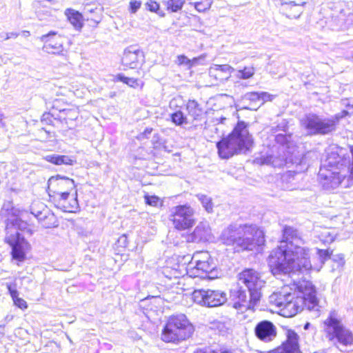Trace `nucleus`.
<instances>
[{
    "instance_id": "1",
    "label": "nucleus",
    "mask_w": 353,
    "mask_h": 353,
    "mask_svg": "<svg viewBox=\"0 0 353 353\" xmlns=\"http://www.w3.org/2000/svg\"><path fill=\"white\" fill-rule=\"evenodd\" d=\"M304 244L301 232L292 227L285 226L280 245L274 249L269 256L268 265L272 274L296 272L307 274L312 270L319 272L325 262L330 258L332 250L318 249L320 265H312L310 249Z\"/></svg>"
},
{
    "instance_id": "2",
    "label": "nucleus",
    "mask_w": 353,
    "mask_h": 353,
    "mask_svg": "<svg viewBox=\"0 0 353 353\" xmlns=\"http://www.w3.org/2000/svg\"><path fill=\"white\" fill-rule=\"evenodd\" d=\"M227 245H232L237 251L252 250L264 243L263 232L255 225L230 224L225 228L220 236Z\"/></svg>"
},
{
    "instance_id": "3",
    "label": "nucleus",
    "mask_w": 353,
    "mask_h": 353,
    "mask_svg": "<svg viewBox=\"0 0 353 353\" xmlns=\"http://www.w3.org/2000/svg\"><path fill=\"white\" fill-rule=\"evenodd\" d=\"M269 303L279 310L280 314L285 317H292L302 311L305 306L314 309L317 304L315 291L312 288L299 294L285 292H274L269 296Z\"/></svg>"
},
{
    "instance_id": "4",
    "label": "nucleus",
    "mask_w": 353,
    "mask_h": 353,
    "mask_svg": "<svg viewBox=\"0 0 353 353\" xmlns=\"http://www.w3.org/2000/svg\"><path fill=\"white\" fill-rule=\"evenodd\" d=\"M252 143V140L246 125L241 121L227 137L216 143V147L221 159H229L235 154L245 153Z\"/></svg>"
},
{
    "instance_id": "5",
    "label": "nucleus",
    "mask_w": 353,
    "mask_h": 353,
    "mask_svg": "<svg viewBox=\"0 0 353 353\" xmlns=\"http://www.w3.org/2000/svg\"><path fill=\"white\" fill-rule=\"evenodd\" d=\"M194 327L183 314L170 316L161 333V339L166 343H178L190 337Z\"/></svg>"
},
{
    "instance_id": "6",
    "label": "nucleus",
    "mask_w": 353,
    "mask_h": 353,
    "mask_svg": "<svg viewBox=\"0 0 353 353\" xmlns=\"http://www.w3.org/2000/svg\"><path fill=\"white\" fill-rule=\"evenodd\" d=\"M324 330L330 341L336 339L340 344L347 346L353 343V334L332 313L324 321Z\"/></svg>"
},
{
    "instance_id": "7",
    "label": "nucleus",
    "mask_w": 353,
    "mask_h": 353,
    "mask_svg": "<svg viewBox=\"0 0 353 353\" xmlns=\"http://www.w3.org/2000/svg\"><path fill=\"white\" fill-rule=\"evenodd\" d=\"M300 123L308 135H324L333 132V122L315 114H306Z\"/></svg>"
},
{
    "instance_id": "8",
    "label": "nucleus",
    "mask_w": 353,
    "mask_h": 353,
    "mask_svg": "<svg viewBox=\"0 0 353 353\" xmlns=\"http://www.w3.org/2000/svg\"><path fill=\"white\" fill-rule=\"evenodd\" d=\"M194 302L199 305L214 307L223 305L228 301L227 294L219 290H195L192 292Z\"/></svg>"
},
{
    "instance_id": "9",
    "label": "nucleus",
    "mask_w": 353,
    "mask_h": 353,
    "mask_svg": "<svg viewBox=\"0 0 353 353\" xmlns=\"http://www.w3.org/2000/svg\"><path fill=\"white\" fill-rule=\"evenodd\" d=\"M194 255L192 261L188 265V274L191 277L209 278L214 277V271L216 268L212 260L210 261L208 253H204L203 259H196Z\"/></svg>"
},
{
    "instance_id": "10",
    "label": "nucleus",
    "mask_w": 353,
    "mask_h": 353,
    "mask_svg": "<svg viewBox=\"0 0 353 353\" xmlns=\"http://www.w3.org/2000/svg\"><path fill=\"white\" fill-rule=\"evenodd\" d=\"M194 210L188 205H180L172 208L170 220L177 230H185L195 223Z\"/></svg>"
},
{
    "instance_id": "11",
    "label": "nucleus",
    "mask_w": 353,
    "mask_h": 353,
    "mask_svg": "<svg viewBox=\"0 0 353 353\" xmlns=\"http://www.w3.org/2000/svg\"><path fill=\"white\" fill-rule=\"evenodd\" d=\"M239 281L252 293V299L260 300L261 290L264 285L260 274L253 269H246L239 274Z\"/></svg>"
},
{
    "instance_id": "12",
    "label": "nucleus",
    "mask_w": 353,
    "mask_h": 353,
    "mask_svg": "<svg viewBox=\"0 0 353 353\" xmlns=\"http://www.w3.org/2000/svg\"><path fill=\"white\" fill-rule=\"evenodd\" d=\"M6 241L12 248V258L19 262L23 261L27 252L30 250V245L26 239L16 230L7 234Z\"/></svg>"
},
{
    "instance_id": "13",
    "label": "nucleus",
    "mask_w": 353,
    "mask_h": 353,
    "mask_svg": "<svg viewBox=\"0 0 353 353\" xmlns=\"http://www.w3.org/2000/svg\"><path fill=\"white\" fill-rule=\"evenodd\" d=\"M319 177L323 188L327 191H332L340 185L345 187V184L347 183L346 176L336 170L327 169L325 165L321 167Z\"/></svg>"
},
{
    "instance_id": "14",
    "label": "nucleus",
    "mask_w": 353,
    "mask_h": 353,
    "mask_svg": "<svg viewBox=\"0 0 353 353\" xmlns=\"http://www.w3.org/2000/svg\"><path fill=\"white\" fill-rule=\"evenodd\" d=\"M75 186L73 179L59 174L48 180V189L53 193L52 197L70 194L72 191H75ZM49 194L52 196L50 193Z\"/></svg>"
},
{
    "instance_id": "15",
    "label": "nucleus",
    "mask_w": 353,
    "mask_h": 353,
    "mask_svg": "<svg viewBox=\"0 0 353 353\" xmlns=\"http://www.w3.org/2000/svg\"><path fill=\"white\" fill-rule=\"evenodd\" d=\"M231 300L233 307L243 312L248 310H254L260 300H253L252 293L249 292V299L246 291L241 288L231 292Z\"/></svg>"
},
{
    "instance_id": "16",
    "label": "nucleus",
    "mask_w": 353,
    "mask_h": 353,
    "mask_svg": "<svg viewBox=\"0 0 353 353\" xmlns=\"http://www.w3.org/2000/svg\"><path fill=\"white\" fill-rule=\"evenodd\" d=\"M63 39L60 34L54 31L40 37L41 41L43 43V50L49 54H60L63 52Z\"/></svg>"
},
{
    "instance_id": "17",
    "label": "nucleus",
    "mask_w": 353,
    "mask_h": 353,
    "mask_svg": "<svg viewBox=\"0 0 353 353\" xmlns=\"http://www.w3.org/2000/svg\"><path fill=\"white\" fill-rule=\"evenodd\" d=\"M254 333L258 339L268 343L272 341L276 336V326L270 321H261L256 324Z\"/></svg>"
},
{
    "instance_id": "18",
    "label": "nucleus",
    "mask_w": 353,
    "mask_h": 353,
    "mask_svg": "<svg viewBox=\"0 0 353 353\" xmlns=\"http://www.w3.org/2000/svg\"><path fill=\"white\" fill-rule=\"evenodd\" d=\"M144 61L143 52L136 46H130L125 49L122 57V63L130 68L134 69Z\"/></svg>"
},
{
    "instance_id": "19",
    "label": "nucleus",
    "mask_w": 353,
    "mask_h": 353,
    "mask_svg": "<svg viewBox=\"0 0 353 353\" xmlns=\"http://www.w3.org/2000/svg\"><path fill=\"white\" fill-rule=\"evenodd\" d=\"M287 340L281 346L267 353H299V336L292 330L286 331Z\"/></svg>"
},
{
    "instance_id": "20",
    "label": "nucleus",
    "mask_w": 353,
    "mask_h": 353,
    "mask_svg": "<svg viewBox=\"0 0 353 353\" xmlns=\"http://www.w3.org/2000/svg\"><path fill=\"white\" fill-rule=\"evenodd\" d=\"M53 199L57 208L63 212H76L79 210V206L76 190L72 194L53 197Z\"/></svg>"
},
{
    "instance_id": "21",
    "label": "nucleus",
    "mask_w": 353,
    "mask_h": 353,
    "mask_svg": "<svg viewBox=\"0 0 353 353\" xmlns=\"http://www.w3.org/2000/svg\"><path fill=\"white\" fill-rule=\"evenodd\" d=\"M212 238L211 228L207 221L200 222L189 236L190 241L196 243L208 241Z\"/></svg>"
},
{
    "instance_id": "22",
    "label": "nucleus",
    "mask_w": 353,
    "mask_h": 353,
    "mask_svg": "<svg viewBox=\"0 0 353 353\" xmlns=\"http://www.w3.org/2000/svg\"><path fill=\"white\" fill-rule=\"evenodd\" d=\"M234 69L228 64H214L209 68V75L221 82L228 80Z\"/></svg>"
},
{
    "instance_id": "23",
    "label": "nucleus",
    "mask_w": 353,
    "mask_h": 353,
    "mask_svg": "<svg viewBox=\"0 0 353 353\" xmlns=\"http://www.w3.org/2000/svg\"><path fill=\"white\" fill-rule=\"evenodd\" d=\"M44 159L57 165H72L76 162L73 158L67 155L50 154L44 157Z\"/></svg>"
},
{
    "instance_id": "24",
    "label": "nucleus",
    "mask_w": 353,
    "mask_h": 353,
    "mask_svg": "<svg viewBox=\"0 0 353 353\" xmlns=\"http://www.w3.org/2000/svg\"><path fill=\"white\" fill-rule=\"evenodd\" d=\"M305 2L299 0L297 1H292L287 3L286 11L287 15L290 18H298L303 11V5Z\"/></svg>"
},
{
    "instance_id": "25",
    "label": "nucleus",
    "mask_w": 353,
    "mask_h": 353,
    "mask_svg": "<svg viewBox=\"0 0 353 353\" xmlns=\"http://www.w3.org/2000/svg\"><path fill=\"white\" fill-rule=\"evenodd\" d=\"M185 109L189 117L193 120H200L203 114V109L200 104L195 100H189L185 105Z\"/></svg>"
},
{
    "instance_id": "26",
    "label": "nucleus",
    "mask_w": 353,
    "mask_h": 353,
    "mask_svg": "<svg viewBox=\"0 0 353 353\" xmlns=\"http://www.w3.org/2000/svg\"><path fill=\"white\" fill-rule=\"evenodd\" d=\"M286 158L285 154L279 156L268 155L263 158L262 163L264 164L272 165L275 168H281L286 163Z\"/></svg>"
},
{
    "instance_id": "27",
    "label": "nucleus",
    "mask_w": 353,
    "mask_h": 353,
    "mask_svg": "<svg viewBox=\"0 0 353 353\" xmlns=\"http://www.w3.org/2000/svg\"><path fill=\"white\" fill-rule=\"evenodd\" d=\"M65 14L70 22L76 28H81L82 27V15L77 11L72 9H67Z\"/></svg>"
},
{
    "instance_id": "28",
    "label": "nucleus",
    "mask_w": 353,
    "mask_h": 353,
    "mask_svg": "<svg viewBox=\"0 0 353 353\" xmlns=\"http://www.w3.org/2000/svg\"><path fill=\"white\" fill-rule=\"evenodd\" d=\"M115 79L117 81H121V82L127 84L128 86L133 88H137L139 87L142 88L143 85V83L142 81H141L139 79H135V78L127 77L122 74H118L115 77Z\"/></svg>"
},
{
    "instance_id": "29",
    "label": "nucleus",
    "mask_w": 353,
    "mask_h": 353,
    "mask_svg": "<svg viewBox=\"0 0 353 353\" xmlns=\"http://www.w3.org/2000/svg\"><path fill=\"white\" fill-rule=\"evenodd\" d=\"M163 3L166 6L168 10L176 12L182 8L185 0H163Z\"/></svg>"
},
{
    "instance_id": "30",
    "label": "nucleus",
    "mask_w": 353,
    "mask_h": 353,
    "mask_svg": "<svg viewBox=\"0 0 353 353\" xmlns=\"http://www.w3.org/2000/svg\"><path fill=\"white\" fill-rule=\"evenodd\" d=\"M171 120L176 125H182L189 123L188 119L181 110H177L171 114Z\"/></svg>"
},
{
    "instance_id": "31",
    "label": "nucleus",
    "mask_w": 353,
    "mask_h": 353,
    "mask_svg": "<svg viewBox=\"0 0 353 353\" xmlns=\"http://www.w3.org/2000/svg\"><path fill=\"white\" fill-rule=\"evenodd\" d=\"M255 73V68L252 65L245 66L241 70L236 71V77L241 79H248L252 78Z\"/></svg>"
},
{
    "instance_id": "32",
    "label": "nucleus",
    "mask_w": 353,
    "mask_h": 353,
    "mask_svg": "<svg viewBox=\"0 0 353 353\" xmlns=\"http://www.w3.org/2000/svg\"><path fill=\"white\" fill-rule=\"evenodd\" d=\"M212 3V0H190V4L193 5L197 11L201 12L208 10Z\"/></svg>"
},
{
    "instance_id": "33",
    "label": "nucleus",
    "mask_w": 353,
    "mask_h": 353,
    "mask_svg": "<svg viewBox=\"0 0 353 353\" xmlns=\"http://www.w3.org/2000/svg\"><path fill=\"white\" fill-rule=\"evenodd\" d=\"M60 117L63 119L67 121L70 120L73 121L75 120L79 115V111L77 108H70V109H63L60 111Z\"/></svg>"
},
{
    "instance_id": "34",
    "label": "nucleus",
    "mask_w": 353,
    "mask_h": 353,
    "mask_svg": "<svg viewBox=\"0 0 353 353\" xmlns=\"http://www.w3.org/2000/svg\"><path fill=\"white\" fill-rule=\"evenodd\" d=\"M198 199L201 201L203 207L208 212L211 213L213 211L214 205L212 199L204 194H197Z\"/></svg>"
},
{
    "instance_id": "35",
    "label": "nucleus",
    "mask_w": 353,
    "mask_h": 353,
    "mask_svg": "<svg viewBox=\"0 0 353 353\" xmlns=\"http://www.w3.org/2000/svg\"><path fill=\"white\" fill-rule=\"evenodd\" d=\"M336 238V234L329 230H325L319 235L320 240L324 243H331Z\"/></svg>"
},
{
    "instance_id": "36",
    "label": "nucleus",
    "mask_w": 353,
    "mask_h": 353,
    "mask_svg": "<svg viewBox=\"0 0 353 353\" xmlns=\"http://www.w3.org/2000/svg\"><path fill=\"white\" fill-rule=\"evenodd\" d=\"M145 7L150 12H155L161 17L165 15L164 12L160 10L159 4L154 0H148L145 3Z\"/></svg>"
},
{
    "instance_id": "37",
    "label": "nucleus",
    "mask_w": 353,
    "mask_h": 353,
    "mask_svg": "<svg viewBox=\"0 0 353 353\" xmlns=\"http://www.w3.org/2000/svg\"><path fill=\"white\" fill-rule=\"evenodd\" d=\"M243 100L244 101H250L256 105L260 101V92H248L243 95Z\"/></svg>"
},
{
    "instance_id": "38",
    "label": "nucleus",
    "mask_w": 353,
    "mask_h": 353,
    "mask_svg": "<svg viewBox=\"0 0 353 353\" xmlns=\"http://www.w3.org/2000/svg\"><path fill=\"white\" fill-rule=\"evenodd\" d=\"M350 152L352 155V163L349 165V176H347V183L345 184V188H348L353 185V145L350 146Z\"/></svg>"
},
{
    "instance_id": "39",
    "label": "nucleus",
    "mask_w": 353,
    "mask_h": 353,
    "mask_svg": "<svg viewBox=\"0 0 353 353\" xmlns=\"http://www.w3.org/2000/svg\"><path fill=\"white\" fill-rule=\"evenodd\" d=\"M290 138V136H287V135L283 134H279L275 137L276 142L277 143H279L281 145V147L279 150L282 152H283V151H284L285 145H288Z\"/></svg>"
},
{
    "instance_id": "40",
    "label": "nucleus",
    "mask_w": 353,
    "mask_h": 353,
    "mask_svg": "<svg viewBox=\"0 0 353 353\" xmlns=\"http://www.w3.org/2000/svg\"><path fill=\"white\" fill-rule=\"evenodd\" d=\"M348 114V112L347 110H343L341 112L336 114L335 115L328 118L329 121H332L333 122V131H335L337 123L339 120L345 117Z\"/></svg>"
},
{
    "instance_id": "41",
    "label": "nucleus",
    "mask_w": 353,
    "mask_h": 353,
    "mask_svg": "<svg viewBox=\"0 0 353 353\" xmlns=\"http://www.w3.org/2000/svg\"><path fill=\"white\" fill-rule=\"evenodd\" d=\"M177 61L179 65H185L188 69H190V59L185 55L178 56Z\"/></svg>"
},
{
    "instance_id": "42",
    "label": "nucleus",
    "mask_w": 353,
    "mask_h": 353,
    "mask_svg": "<svg viewBox=\"0 0 353 353\" xmlns=\"http://www.w3.org/2000/svg\"><path fill=\"white\" fill-rule=\"evenodd\" d=\"M145 199L146 203L152 206H157L159 201V197L156 196H145Z\"/></svg>"
},
{
    "instance_id": "43",
    "label": "nucleus",
    "mask_w": 353,
    "mask_h": 353,
    "mask_svg": "<svg viewBox=\"0 0 353 353\" xmlns=\"http://www.w3.org/2000/svg\"><path fill=\"white\" fill-rule=\"evenodd\" d=\"M205 58V55L202 54L198 57H194L192 59H190V69L192 67L201 64V61H204Z\"/></svg>"
},
{
    "instance_id": "44",
    "label": "nucleus",
    "mask_w": 353,
    "mask_h": 353,
    "mask_svg": "<svg viewBox=\"0 0 353 353\" xmlns=\"http://www.w3.org/2000/svg\"><path fill=\"white\" fill-rule=\"evenodd\" d=\"M141 1L137 0H132L130 2V8L131 12L135 13L141 7Z\"/></svg>"
},
{
    "instance_id": "45",
    "label": "nucleus",
    "mask_w": 353,
    "mask_h": 353,
    "mask_svg": "<svg viewBox=\"0 0 353 353\" xmlns=\"http://www.w3.org/2000/svg\"><path fill=\"white\" fill-rule=\"evenodd\" d=\"M7 288H8V290L10 294V296L12 298L13 301H14L15 299H17L18 298H19L18 296L19 293H18L17 290H15V289H13L12 288L11 285L7 284Z\"/></svg>"
},
{
    "instance_id": "46",
    "label": "nucleus",
    "mask_w": 353,
    "mask_h": 353,
    "mask_svg": "<svg viewBox=\"0 0 353 353\" xmlns=\"http://www.w3.org/2000/svg\"><path fill=\"white\" fill-rule=\"evenodd\" d=\"M14 303L17 307H19L21 309H26L28 307L27 303L23 299L21 298L15 299Z\"/></svg>"
},
{
    "instance_id": "47",
    "label": "nucleus",
    "mask_w": 353,
    "mask_h": 353,
    "mask_svg": "<svg viewBox=\"0 0 353 353\" xmlns=\"http://www.w3.org/2000/svg\"><path fill=\"white\" fill-rule=\"evenodd\" d=\"M271 96L268 92H260V105L263 104L265 101H270Z\"/></svg>"
},
{
    "instance_id": "48",
    "label": "nucleus",
    "mask_w": 353,
    "mask_h": 353,
    "mask_svg": "<svg viewBox=\"0 0 353 353\" xmlns=\"http://www.w3.org/2000/svg\"><path fill=\"white\" fill-rule=\"evenodd\" d=\"M353 21V14H350L347 16L345 21V28L348 30L350 28V26L353 24L352 22Z\"/></svg>"
},
{
    "instance_id": "49",
    "label": "nucleus",
    "mask_w": 353,
    "mask_h": 353,
    "mask_svg": "<svg viewBox=\"0 0 353 353\" xmlns=\"http://www.w3.org/2000/svg\"><path fill=\"white\" fill-rule=\"evenodd\" d=\"M18 36H19V34L17 33V32L6 33V38H5V39L8 40V39H9L10 38H17Z\"/></svg>"
},
{
    "instance_id": "50",
    "label": "nucleus",
    "mask_w": 353,
    "mask_h": 353,
    "mask_svg": "<svg viewBox=\"0 0 353 353\" xmlns=\"http://www.w3.org/2000/svg\"><path fill=\"white\" fill-rule=\"evenodd\" d=\"M16 223L19 225V229L22 230L23 228H26V223L21 221V220H16Z\"/></svg>"
},
{
    "instance_id": "51",
    "label": "nucleus",
    "mask_w": 353,
    "mask_h": 353,
    "mask_svg": "<svg viewBox=\"0 0 353 353\" xmlns=\"http://www.w3.org/2000/svg\"><path fill=\"white\" fill-rule=\"evenodd\" d=\"M152 131V128H146L144 132L141 134V136L148 137V134H150Z\"/></svg>"
},
{
    "instance_id": "52",
    "label": "nucleus",
    "mask_w": 353,
    "mask_h": 353,
    "mask_svg": "<svg viewBox=\"0 0 353 353\" xmlns=\"http://www.w3.org/2000/svg\"><path fill=\"white\" fill-rule=\"evenodd\" d=\"M4 123L3 122V115L0 113V127H3Z\"/></svg>"
},
{
    "instance_id": "53",
    "label": "nucleus",
    "mask_w": 353,
    "mask_h": 353,
    "mask_svg": "<svg viewBox=\"0 0 353 353\" xmlns=\"http://www.w3.org/2000/svg\"><path fill=\"white\" fill-rule=\"evenodd\" d=\"M23 33L26 37H28L30 34L29 31H23Z\"/></svg>"
},
{
    "instance_id": "54",
    "label": "nucleus",
    "mask_w": 353,
    "mask_h": 353,
    "mask_svg": "<svg viewBox=\"0 0 353 353\" xmlns=\"http://www.w3.org/2000/svg\"><path fill=\"white\" fill-rule=\"evenodd\" d=\"M308 325H309V323H307V324L305 325V328L308 327Z\"/></svg>"
},
{
    "instance_id": "55",
    "label": "nucleus",
    "mask_w": 353,
    "mask_h": 353,
    "mask_svg": "<svg viewBox=\"0 0 353 353\" xmlns=\"http://www.w3.org/2000/svg\"><path fill=\"white\" fill-rule=\"evenodd\" d=\"M307 285H310V283H307V284L305 285V287H307Z\"/></svg>"
},
{
    "instance_id": "56",
    "label": "nucleus",
    "mask_w": 353,
    "mask_h": 353,
    "mask_svg": "<svg viewBox=\"0 0 353 353\" xmlns=\"http://www.w3.org/2000/svg\"><path fill=\"white\" fill-rule=\"evenodd\" d=\"M307 285H310V283H307V284L305 285V287H307Z\"/></svg>"
},
{
    "instance_id": "57",
    "label": "nucleus",
    "mask_w": 353,
    "mask_h": 353,
    "mask_svg": "<svg viewBox=\"0 0 353 353\" xmlns=\"http://www.w3.org/2000/svg\"><path fill=\"white\" fill-rule=\"evenodd\" d=\"M352 61H353V53H352Z\"/></svg>"
},
{
    "instance_id": "58",
    "label": "nucleus",
    "mask_w": 353,
    "mask_h": 353,
    "mask_svg": "<svg viewBox=\"0 0 353 353\" xmlns=\"http://www.w3.org/2000/svg\"><path fill=\"white\" fill-rule=\"evenodd\" d=\"M3 326H4V325H0V327H3Z\"/></svg>"
}]
</instances>
